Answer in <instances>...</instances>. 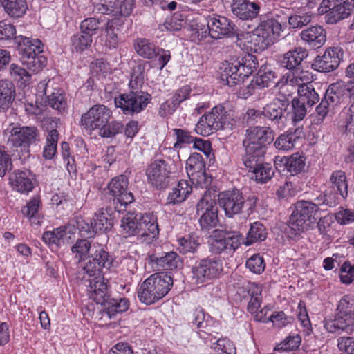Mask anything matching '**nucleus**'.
Masks as SVG:
<instances>
[{"label": "nucleus", "instance_id": "nucleus-18", "mask_svg": "<svg viewBox=\"0 0 354 354\" xmlns=\"http://www.w3.org/2000/svg\"><path fill=\"white\" fill-rule=\"evenodd\" d=\"M84 286L87 288L88 297L97 304L104 306V308L109 302H111L109 286L102 275H96L91 277H82Z\"/></svg>", "mask_w": 354, "mask_h": 354}, {"label": "nucleus", "instance_id": "nucleus-24", "mask_svg": "<svg viewBox=\"0 0 354 354\" xmlns=\"http://www.w3.org/2000/svg\"><path fill=\"white\" fill-rule=\"evenodd\" d=\"M205 164L202 156L198 153H193L190 155L186 162V170L189 177L192 179L195 176L198 178L197 182L201 185L209 183L211 180H208L205 171Z\"/></svg>", "mask_w": 354, "mask_h": 354}, {"label": "nucleus", "instance_id": "nucleus-17", "mask_svg": "<svg viewBox=\"0 0 354 354\" xmlns=\"http://www.w3.org/2000/svg\"><path fill=\"white\" fill-rule=\"evenodd\" d=\"M354 9V0H323L319 8L326 14L328 24H336L349 17Z\"/></svg>", "mask_w": 354, "mask_h": 354}, {"label": "nucleus", "instance_id": "nucleus-54", "mask_svg": "<svg viewBox=\"0 0 354 354\" xmlns=\"http://www.w3.org/2000/svg\"><path fill=\"white\" fill-rule=\"evenodd\" d=\"M335 108L333 104L329 102L326 97L322 98L320 103L316 107L317 118L315 124L323 122L328 114Z\"/></svg>", "mask_w": 354, "mask_h": 354}, {"label": "nucleus", "instance_id": "nucleus-10", "mask_svg": "<svg viewBox=\"0 0 354 354\" xmlns=\"http://www.w3.org/2000/svg\"><path fill=\"white\" fill-rule=\"evenodd\" d=\"M171 161L158 159L152 162L146 169L149 183L153 188L162 190L167 188L174 180Z\"/></svg>", "mask_w": 354, "mask_h": 354}, {"label": "nucleus", "instance_id": "nucleus-3", "mask_svg": "<svg viewBox=\"0 0 354 354\" xmlns=\"http://www.w3.org/2000/svg\"><path fill=\"white\" fill-rule=\"evenodd\" d=\"M218 204L227 218H233L245 211L248 216L253 214L257 208L258 198L254 194L246 196L238 189H232L218 194Z\"/></svg>", "mask_w": 354, "mask_h": 354}, {"label": "nucleus", "instance_id": "nucleus-30", "mask_svg": "<svg viewBox=\"0 0 354 354\" xmlns=\"http://www.w3.org/2000/svg\"><path fill=\"white\" fill-rule=\"evenodd\" d=\"M275 73L271 69L262 67L258 71L250 83L246 86L247 94L252 95L256 88H263L270 86V84L275 79Z\"/></svg>", "mask_w": 354, "mask_h": 354}, {"label": "nucleus", "instance_id": "nucleus-60", "mask_svg": "<svg viewBox=\"0 0 354 354\" xmlns=\"http://www.w3.org/2000/svg\"><path fill=\"white\" fill-rule=\"evenodd\" d=\"M205 318L204 310L202 308H196L189 316V324L192 327L196 326L197 328L204 329L207 326V321Z\"/></svg>", "mask_w": 354, "mask_h": 354}, {"label": "nucleus", "instance_id": "nucleus-38", "mask_svg": "<svg viewBox=\"0 0 354 354\" xmlns=\"http://www.w3.org/2000/svg\"><path fill=\"white\" fill-rule=\"evenodd\" d=\"M6 12L12 17H22L28 8L26 0H0Z\"/></svg>", "mask_w": 354, "mask_h": 354}, {"label": "nucleus", "instance_id": "nucleus-33", "mask_svg": "<svg viewBox=\"0 0 354 354\" xmlns=\"http://www.w3.org/2000/svg\"><path fill=\"white\" fill-rule=\"evenodd\" d=\"M15 86L9 80L0 81V109L6 110L12 104L15 98Z\"/></svg>", "mask_w": 354, "mask_h": 354}, {"label": "nucleus", "instance_id": "nucleus-13", "mask_svg": "<svg viewBox=\"0 0 354 354\" xmlns=\"http://www.w3.org/2000/svg\"><path fill=\"white\" fill-rule=\"evenodd\" d=\"M243 235L239 231L215 230L209 240V250L215 254L234 251L240 245Z\"/></svg>", "mask_w": 354, "mask_h": 354}, {"label": "nucleus", "instance_id": "nucleus-23", "mask_svg": "<svg viewBox=\"0 0 354 354\" xmlns=\"http://www.w3.org/2000/svg\"><path fill=\"white\" fill-rule=\"evenodd\" d=\"M148 259L152 267L158 270H173L183 267V261L175 252L153 254L149 256Z\"/></svg>", "mask_w": 354, "mask_h": 354}, {"label": "nucleus", "instance_id": "nucleus-53", "mask_svg": "<svg viewBox=\"0 0 354 354\" xmlns=\"http://www.w3.org/2000/svg\"><path fill=\"white\" fill-rule=\"evenodd\" d=\"M354 313V299L346 295L339 301L335 317L346 316V314Z\"/></svg>", "mask_w": 354, "mask_h": 354}, {"label": "nucleus", "instance_id": "nucleus-7", "mask_svg": "<svg viewBox=\"0 0 354 354\" xmlns=\"http://www.w3.org/2000/svg\"><path fill=\"white\" fill-rule=\"evenodd\" d=\"M319 207L313 202L299 201L295 205V209L289 218V233L292 236L308 230L310 228L312 219Z\"/></svg>", "mask_w": 354, "mask_h": 354}, {"label": "nucleus", "instance_id": "nucleus-61", "mask_svg": "<svg viewBox=\"0 0 354 354\" xmlns=\"http://www.w3.org/2000/svg\"><path fill=\"white\" fill-rule=\"evenodd\" d=\"M15 34L16 30L15 26L11 24H8L4 21H0V41L7 40L15 44L14 38L17 37L15 36Z\"/></svg>", "mask_w": 354, "mask_h": 354}, {"label": "nucleus", "instance_id": "nucleus-39", "mask_svg": "<svg viewBox=\"0 0 354 354\" xmlns=\"http://www.w3.org/2000/svg\"><path fill=\"white\" fill-rule=\"evenodd\" d=\"M134 48L138 55L145 59L157 56V48L153 43L145 38H139L134 41Z\"/></svg>", "mask_w": 354, "mask_h": 354}, {"label": "nucleus", "instance_id": "nucleus-36", "mask_svg": "<svg viewBox=\"0 0 354 354\" xmlns=\"http://www.w3.org/2000/svg\"><path fill=\"white\" fill-rule=\"evenodd\" d=\"M297 98L306 104L308 107H312L319 100V94L310 83L299 85L297 88Z\"/></svg>", "mask_w": 354, "mask_h": 354}, {"label": "nucleus", "instance_id": "nucleus-21", "mask_svg": "<svg viewBox=\"0 0 354 354\" xmlns=\"http://www.w3.org/2000/svg\"><path fill=\"white\" fill-rule=\"evenodd\" d=\"M343 50L339 47H329L322 55H318L312 64V68L321 73H330L339 66L343 57Z\"/></svg>", "mask_w": 354, "mask_h": 354}, {"label": "nucleus", "instance_id": "nucleus-46", "mask_svg": "<svg viewBox=\"0 0 354 354\" xmlns=\"http://www.w3.org/2000/svg\"><path fill=\"white\" fill-rule=\"evenodd\" d=\"M185 24V17L181 12H177L167 18L163 26L167 31L176 32L180 31Z\"/></svg>", "mask_w": 354, "mask_h": 354}, {"label": "nucleus", "instance_id": "nucleus-12", "mask_svg": "<svg viewBox=\"0 0 354 354\" xmlns=\"http://www.w3.org/2000/svg\"><path fill=\"white\" fill-rule=\"evenodd\" d=\"M290 106V101L286 97L282 98L276 97L270 103L263 108L264 122L267 127L281 129L286 126L287 115H288V108Z\"/></svg>", "mask_w": 354, "mask_h": 354}, {"label": "nucleus", "instance_id": "nucleus-55", "mask_svg": "<svg viewBox=\"0 0 354 354\" xmlns=\"http://www.w3.org/2000/svg\"><path fill=\"white\" fill-rule=\"evenodd\" d=\"M291 106L292 109V121L299 122L302 120L307 113V105L297 97H295L291 101Z\"/></svg>", "mask_w": 354, "mask_h": 354}, {"label": "nucleus", "instance_id": "nucleus-50", "mask_svg": "<svg viewBox=\"0 0 354 354\" xmlns=\"http://www.w3.org/2000/svg\"><path fill=\"white\" fill-rule=\"evenodd\" d=\"M91 247L92 244L88 240L80 239L72 246L71 251L73 253L76 254L79 261H86V257L91 254Z\"/></svg>", "mask_w": 354, "mask_h": 354}, {"label": "nucleus", "instance_id": "nucleus-62", "mask_svg": "<svg viewBox=\"0 0 354 354\" xmlns=\"http://www.w3.org/2000/svg\"><path fill=\"white\" fill-rule=\"evenodd\" d=\"M95 10L103 15H118L117 0H104L102 3L95 6Z\"/></svg>", "mask_w": 354, "mask_h": 354}, {"label": "nucleus", "instance_id": "nucleus-22", "mask_svg": "<svg viewBox=\"0 0 354 354\" xmlns=\"http://www.w3.org/2000/svg\"><path fill=\"white\" fill-rule=\"evenodd\" d=\"M308 56L306 49L298 47L283 55L280 60L281 66L296 75L304 73V61Z\"/></svg>", "mask_w": 354, "mask_h": 354}, {"label": "nucleus", "instance_id": "nucleus-26", "mask_svg": "<svg viewBox=\"0 0 354 354\" xmlns=\"http://www.w3.org/2000/svg\"><path fill=\"white\" fill-rule=\"evenodd\" d=\"M9 180L12 188L21 193L32 191L34 187L32 174L28 169L14 171L10 174Z\"/></svg>", "mask_w": 354, "mask_h": 354}, {"label": "nucleus", "instance_id": "nucleus-41", "mask_svg": "<svg viewBox=\"0 0 354 354\" xmlns=\"http://www.w3.org/2000/svg\"><path fill=\"white\" fill-rule=\"evenodd\" d=\"M249 172L252 173L250 178L258 183H264L270 180L274 176V171L271 165L263 162L259 166L252 169Z\"/></svg>", "mask_w": 354, "mask_h": 354}, {"label": "nucleus", "instance_id": "nucleus-1", "mask_svg": "<svg viewBox=\"0 0 354 354\" xmlns=\"http://www.w3.org/2000/svg\"><path fill=\"white\" fill-rule=\"evenodd\" d=\"M274 139V131L268 127H252L245 130L243 140L245 153L241 160L249 171L265 162L267 147Z\"/></svg>", "mask_w": 354, "mask_h": 354}, {"label": "nucleus", "instance_id": "nucleus-47", "mask_svg": "<svg viewBox=\"0 0 354 354\" xmlns=\"http://www.w3.org/2000/svg\"><path fill=\"white\" fill-rule=\"evenodd\" d=\"M111 301L105 307V312L110 319L113 318L116 313H123L129 308V301L124 298L119 300L112 298Z\"/></svg>", "mask_w": 354, "mask_h": 354}, {"label": "nucleus", "instance_id": "nucleus-59", "mask_svg": "<svg viewBox=\"0 0 354 354\" xmlns=\"http://www.w3.org/2000/svg\"><path fill=\"white\" fill-rule=\"evenodd\" d=\"M245 266L251 272L256 274H261L266 267L263 258L259 254H254L249 258Z\"/></svg>", "mask_w": 354, "mask_h": 354}, {"label": "nucleus", "instance_id": "nucleus-34", "mask_svg": "<svg viewBox=\"0 0 354 354\" xmlns=\"http://www.w3.org/2000/svg\"><path fill=\"white\" fill-rule=\"evenodd\" d=\"M108 216H110L108 209L104 211L102 208L95 214L92 221L93 225L92 227L95 234L106 233L112 228L113 225V220Z\"/></svg>", "mask_w": 354, "mask_h": 354}, {"label": "nucleus", "instance_id": "nucleus-28", "mask_svg": "<svg viewBox=\"0 0 354 354\" xmlns=\"http://www.w3.org/2000/svg\"><path fill=\"white\" fill-rule=\"evenodd\" d=\"M259 5L250 0H233L232 4L233 14L243 20L256 18L259 15Z\"/></svg>", "mask_w": 354, "mask_h": 354}, {"label": "nucleus", "instance_id": "nucleus-11", "mask_svg": "<svg viewBox=\"0 0 354 354\" xmlns=\"http://www.w3.org/2000/svg\"><path fill=\"white\" fill-rule=\"evenodd\" d=\"M226 111L223 106H216L212 111L203 115L195 127V131L206 136L220 129H225L230 123L227 120Z\"/></svg>", "mask_w": 354, "mask_h": 354}, {"label": "nucleus", "instance_id": "nucleus-8", "mask_svg": "<svg viewBox=\"0 0 354 354\" xmlns=\"http://www.w3.org/2000/svg\"><path fill=\"white\" fill-rule=\"evenodd\" d=\"M222 261L216 257L203 258L192 266V279L196 285H203L219 278L223 272Z\"/></svg>", "mask_w": 354, "mask_h": 354}, {"label": "nucleus", "instance_id": "nucleus-9", "mask_svg": "<svg viewBox=\"0 0 354 354\" xmlns=\"http://www.w3.org/2000/svg\"><path fill=\"white\" fill-rule=\"evenodd\" d=\"M281 30V23L275 19H261L260 24L254 30L252 39L254 51L261 52L268 48L279 36Z\"/></svg>", "mask_w": 354, "mask_h": 354}, {"label": "nucleus", "instance_id": "nucleus-15", "mask_svg": "<svg viewBox=\"0 0 354 354\" xmlns=\"http://www.w3.org/2000/svg\"><path fill=\"white\" fill-rule=\"evenodd\" d=\"M86 261L83 267L84 276L91 277L102 275V268L109 269L113 263V259L104 246L97 243L92 244L91 254L86 258Z\"/></svg>", "mask_w": 354, "mask_h": 354}, {"label": "nucleus", "instance_id": "nucleus-64", "mask_svg": "<svg viewBox=\"0 0 354 354\" xmlns=\"http://www.w3.org/2000/svg\"><path fill=\"white\" fill-rule=\"evenodd\" d=\"M214 349L219 354H236V348L228 339H219L216 342Z\"/></svg>", "mask_w": 354, "mask_h": 354}, {"label": "nucleus", "instance_id": "nucleus-63", "mask_svg": "<svg viewBox=\"0 0 354 354\" xmlns=\"http://www.w3.org/2000/svg\"><path fill=\"white\" fill-rule=\"evenodd\" d=\"M339 277L342 283H351L354 281V265L345 261L340 268Z\"/></svg>", "mask_w": 354, "mask_h": 354}, {"label": "nucleus", "instance_id": "nucleus-16", "mask_svg": "<svg viewBox=\"0 0 354 354\" xmlns=\"http://www.w3.org/2000/svg\"><path fill=\"white\" fill-rule=\"evenodd\" d=\"M151 95L145 91H129L115 97V104L125 115H133L145 109L151 101Z\"/></svg>", "mask_w": 354, "mask_h": 354}, {"label": "nucleus", "instance_id": "nucleus-58", "mask_svg": "<svg viewBox=\"0 0 354 354\" xmlns=\"http://www.w3.org/2000/svg\"><path fill=\"white\" fill-rule=\"evenodd\" d=\"M101 21H102L100 19H96L95 17L85 19L80 24L81 32L89 35L92 37L98 30Z\"/></svg>", "mask_w": 354, "mask_h": 354}, {"label": "nucleus", "instance_id": "nucleus-5", "mask_svg": "<svg viewBox=\"0 0 354 354\" xmlns=\"http://www.w3.org/2000/svg\"><path fill=\"white\" fill-rule=\"evenodd\" d=\"M121 227L128 236H137L148 243L156 239L159 232L156 221L141 213L128 212L121 221Z\"/></svg>", "mask_w": 354, "mask_h": 354}, {"label": "nucleus", "instance_id": "nucleus-51", "mask_svg": "<svg viewBox=\"0 0 354 354\" xmlns=\"http://www.w3.org/2000/svg\"><path fill=\"white\" fill-rule=\"evenodd\" d=\"M92 41L91 36L81 32L71 37V45L76 52H82L91 46Z\"/></svg>", "mask_w": 354, "mask_h": 354}, {"label": "nucleus", "instance_id": "nucleus-20", "mask_svg": "<svg viewBox=\"0 0 354 354\" xmlns=\"http://www.w3.org/2000/svg\"><path fill=\"white\" fill-rule=\"evenodd\" d=\"M209 35L215 39L223 37H237L241 36L240 30L230 19L225 17L218 16V18H210L207 23Z\"/></svg>", "mask_w": 354, "mask_h": 354}, {"label": "nucleus", "instance_id": "nucleus-56", "mask_svg": "<svg viewBox=\"0 0 354 354\" xmlns=\"http://www.w3.org/2000/svg\"><path fill=\"white\" fill-rule=\"evenodd\" d=\"M268 320L272 322L275 327L283 328L288 324H291L294 318L286 315L283 311H275L268 317Z\"/></svg>", "mask_w": 354, "mask_h": 354}, {"label": "nucleus", "instance_id": "nucleus-6", "mask_svg": "<svg viewBox=\"0 0 354 354\" xmlns=\"http://www.w3.org/2000/svg\"><path fill=\"white\" fill-rule=\"evenodd\" d=\"M173 286V279L166 273H155L140 286L138 297L140 301L151 305L163 298Z\"/></svg>", "mask_w": 354, "mask_h": 354}, {"label": "nucleus", "instance_id": "nucleus-27", "mask_svg": "<svg viewBox=\"0 0 354 354\" xmlns=\"http://www.w3.org/2000/svg\"><path fill=\"white\" fill-rule=\"evenodd\" d=\"M301 39L309 46L319 48L326 41V32L321 26H311L300 32Z\"/></svg>", "mask_w": 354, "mask_h": 354}, {"label": "nucleus", "instance_id": "nucleus-4", "mask_svg": "<svg viewBox=\"0 0 354 354\" xmlns=\"http://www.w3.org/2000/svg\"><path fill=\"white\" fill-rule=\"evenodd\" d=\"M259 66L255 55L248 53L242 57L232 58L223 63L221 80L230 86L243 83Z\"/></svg>", "mask_w": 354, "mask_h": 354}, {"label": "nucleus", "instance_id": "nucleus-25", "mask_svg": "<svg viewBox=\"0 0 354 354\" xmlns=\"http://www.w3.org/2000/svg\"><path fill=\"white\" fill-rule=\"evenodd\" d=\"M15 44L17 45V50L21 56V60L26 57H31L43 52V44L38 39H31L29 37L19 35L14 38Z\"/></svg>", "mask_w": 354, "mask_h": 354}, {"label": "nucleus", "instance_id": "nucleus-45", "mask_svg": "<svg viewBox=\"0 0 354 354\" xmlns=\"http://www.w3.org/2000/svg\"><path fill=\"white\" fill-rule=\"evenodd\" d=\"M286 19L290 28H302L311 21L312 15L310 12L298 11L295 15H288Z\"/></svg>", "mask_w": 354, "mask_h": 354}, {"label": "nucleus", "instance_id": "nucleus-31", "mask_svg": "<svg viewBox=\"0 0 354 354\" xmlns=\"http://www.w3.org/2000/svg\"><path fill=\"white\" fill-rule=\"evenodd\" d=\"M348 88L344 82L331 84L325 92L324 97L335 106L348 99Z\"/></svg>", "mask_w": 354, "mask_h": 354}, {"label": "nucleus", "instance_id": "nucleus-40", "mask_svg": "<svg viewBox=\"0 0 354 354\" xmlns=\"http://www.w3.org/2000/svg\"><path fill=\"white\" fill-rule=\"evenodd\" d=\"M218 214V207L216 200L212 197L210 190H206L202 198L196 205V213L198 215L203 213Z\"/></svg>", "mask_w": 354, "mask_h": 354}, {"label": "nucleus", "instance_id": "nucleus-2", "mask_svg": "<svg viewBox=\"0 0 354 354\" xmlns=\"http://www.w3.org/2000/svg\"><path fill=\"white\" fill-rule=\"evenodd\" d=\"M8 134L7 147L11 156L21 162L30 156V147L40 140V134L35 127H21L13 123L6 130Z\"/></svg>", "mask_w": 354, "mask_h": 354}, {"label": "nucleus", "instance_id": "nucleus-35", "mask_svg": "<svg viewBox=\"0 0 354 354\" xmlns=\"http://www.w3.org/2000/svg\"><path fill=\"white\" fill-rule=\"evenodd\" d=\"M192 191V187L186 180H181L169 192L167 197L168 204H177L184 201Z\"/></svg>", "mask_w": 354, "mask_h": 354}, {"label": "nucleus", "instance_id": "nucleus-14", "mask_svg": "<svg viewBox=\"0 0 354 354\" xmlns=\"http://www.w3.org/2000/svg\"><path fill=\"white\" fill-rule=\"evenodd\" d=\"M129 180L124 175L113 178L108 185L109 194L113 197L115 211L119 213L127 209V205L134 201L133 194L128 190Z\"/></svg>", "mask_w": 354, "mask_h": 354}, {"label": "nucleus", "instance_id": "nucleus-42", "mask_svg": "<svg viewBox=\"0 0 354 354\" xmlns=\"http://www.w3.org/2000/svg\"><path fill=\"white\" fill-rule=\"evenodd\" d=\"M306 165V157L299 153H295L288 156L286 167L288 175L295 176L304 171Z\"/></svg>", "mask_w": 354, "mask_h": 354}, {"label": "nucleus", "instance_id": "nucleus-49", "mask_svg": "<svg viewBox=\"0 0 354 354\" xmlns=\"http://www.w3.org/2000/svg\"><path fill=\"white\" fill-rule=\"evenodd\" d=\"M264 122V115L263 110H257L254 109H249L243 117V122L248 128L252 127H260L256 125L257 124H261Z\"/></svg>", "mask_w": 354, "mask_h": 354}, {"label": "nucleus", "instance_id": "nucleus-32", "mask_svg": "<svg viewBox=\"0 0 354 354\" xmlns=\"http://www.w3.org/2000/svg\"><path fill=\"white\" fill-rule=\"evenodd\" d=\"M331 184V188L335 193L334 194L339 195L342 199H345L348 196V181L346 174L342 170L334 171L329 179Z\"/></svg>", "mask_w": 354, "mask_h": 354}, {"label": "nucleus", "instance_id": "nucleus-57", "mask_svg": "<svg viewBox=\"0 0 354 354\" xmlns=\"http://www.w3.org/2000/svg\"><path fill=\"white\" fill-rule=\"evenodd\" d=\"M117 24L116 19L109 20L106 24V45L109 46V48H115L118 44V35L114 32L115 26Z\"/></svg>", "mask_w": 354, "mask_h": 354}, {"label": "nucleus", "instance_id": "nucleus-52", "mask_svg": "<svg viewBox=\"0 0 354 354\" xmlns=\"http://www.w3.org/2000/svg\"><path fill=\"white\" fill-rule=\"evenodd\" d=\"M123 129V124L118 121H111L106 123L103 127L99 129V135L102 138H113L121 133Z\"/></svg>", "mask_w": 354, "mask_h": 354}, {"label": "nucleus", "instance_id": "nucleus-43", "mask_svg": "<svg viewBox=\"0 0 354 354\" xmlns=\"http://www.w3.org/2000/svg\"><path fill=\"white\" fill-rule=\"evenodd\" d=\"M46 101V102L53 109L57 110L59 112L66 111L67 109V102L65 95L60 93L59 91L47 94L46 91L44 93Z\"/></svg>", "mask_w": 354, "mask_h": 354}, {"label": "nucleus", "instance_id": "nucleus-29", "mask_svg": "<svg viewBox=\"0 0 354 354\" xmlns=\"http://www.w3.org/2000/svg\"><path fill=\"white\" fill-rule=\"evenodd\" d=\"M324 327L329 333L345 332L351 334L354 331V313L335 317L334 319L326 322Z\"/></svg>", "mask_w": 354, "mask_h": 354}, {"label": "nucleus", "instance_id": "nucleus-44", "mask_svg": "<svg viewBox=\"0 0 354 354\" xmlns=\"http://www.w3.org/2000/svg\"><path fill=\"white\" fill-rule=\"evenodd\" d=\"M10 74L11 77L17 82L21 86H26L30 84L31 75L17 64H12L10 66Z\"/></svg>", "mask_w": 354, "mask_h": 354}, {"label": "nucleus", "instance_id": "nucleus-37", "mask_svg": "<svg viewBox=\"0 0 354 354\" xmlns=\"http://www.w3.org/2000/svg\"><path fill=\"white\" fill-rule=\"evenodd\" d=\"M267 234L265 226L261 222L256 221L250 224L245 240L243 239L241 241L245 245H250L256 242L264 241Z\"/></svg>", "mask_w": 354, "mask_h": 354}, {"label": "nucleus", "instance_id": "nucleus-19", "mask_svg": "<svg viewBox=\"0 0 354 354\" xmlns=\"http://www.w3.org/2000/svg\"><path fill=\"white\" fill-rule=\"evenodd\" d=\"M111 115L110 109L103 104H97L82 115L80 123L86 129L99 130L109 121Z\"/></svg>", "mask_w": 354, "mask_h": 354}, {"label": "nucleus", "instance_id": "nucleus-48", "mask_svg": "<svg viewBox=\"0 0 354 354\" xmlns=\"http://www.w3.org/2000/svg\"><path fill=\"white\" fill-rule=\"evenodd\" d=\"M22 63L28 70L37 73L46 66L47 59L44 55L36 54L29 57H26V59L22 60Z\"/></svg>", "mask_w": 354, "mask_h": 354}]
</instances>
